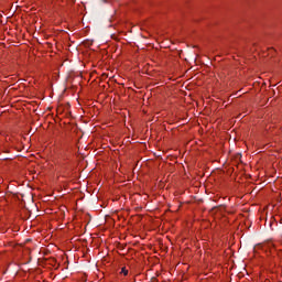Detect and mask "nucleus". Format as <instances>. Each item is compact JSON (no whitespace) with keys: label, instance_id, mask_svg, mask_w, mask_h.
Masks as SVG:
<instances>
[{"label":"nucleus","instance_id":"nucleus-1","mask_svg":"<svg viewBox=\"0 0 282 282\" xmlns=\"http://www.w3.org/2000/svg\"><path fill=\"white\" fill-rule=\"evenodd\" d=\"M121 274H123L124 276H127V274H129V270H127V268H122L121 269Z\"/></svg>","mask_w":282,"mask_h":282}]
</instances>
